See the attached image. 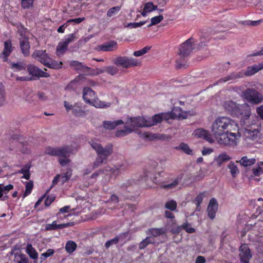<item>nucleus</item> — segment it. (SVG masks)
<instances>
[{
	"label": "nucleus",
	"instance_id": "30",
	"mask_svg": "<svg viewBox=\"0 0 263 263\" xmlns=\"http://www.w3.org/2000/svg\"><path fill=\"white\" fill-rule=\"evenodd\" d=\"M146 233L151 234L153 237H158L165 234L166 231L163 228H152L149 229Z\"/></svg>",
	"mask_w": 263,
	"mask_h": 263
},
{
	"label": "nucleus",
	"instance_id": "51",
	"mask_svg": "<svg viewBox=\"0 0 263 263\" xmlns=\"http://www.w3.org/2000/svg\"><path fill=\"white\" fill-rule=\"evenodd\" d=\"M163 20V16L161 15L153 17L151 20V23L148 26L151 27L161 22Z\"/></svg>",
	"mask_w": 263,
	"mask_h": 263
},
{
	"label": "nucleus",
	"instance_id": "22",
	"mask_svg": "<svg viewBox=\"0 0 263 263\" xmlns=\"http://www.w3.org/2000/svg\"><path fill=\"white\" fill-rule=\"evenodd\" d=\"M263 68V63L258 64H255L252 66H249L247 68V70L243 73V75L247 76H252L255 73L257 72L259 70Z\"/></svg>",
	"mask_w": 263,
	"mask_h": 263
},
{
	"label": "nucleus",
	"instance_id": "61",
	"mask_svg": "<svg viewBox=\"0 0 263 263\" xmlns=\"http://www.w3.org/2000/svg\"><path fill=\"white\" fill-rule=\"evenodd\" d=\"M145 22H140L139 23H130L127 24V27L130 28H136L141 27L145 24Z\"/></svg>",
	"mask_w": 263,
	"mask_h": 263
},
{
	"label": "nucleus",
	"instance_id": "24",
	"mask_svg": "<svg viewBox=\"0 0 263 263\" xmlns=\"http://www.w3.org/2000/svg\"><path fill=\"white\" fill-rule=\"evenodd\" d=\"M256 160L254 158H249L248 156L242 157L240 160L237 161V162H239L241 165L244 167L251 166L255 163Z\"/></svg>",
	"mask_w": 263,
	"mask_h": 263
},
{
	"label": "nucleus",
	"instance_id": "41",
	"mask_svg": "<svg viewBox=\"0 0 263 263\" xmlns=\"http://www.w3.org/2000/svg\"><path fill=\"white\" fill-rule=\"evenodd\" d=\"M206 194H207L206 192H203L200 193L196 197V201L197 210L198 211L200 210L199 207H200V204L202 203L203 198L206 196Z\"/></svg>",
	"mask_w": 263,
	"mask_h": 263
},
{
	"label": "nucleus",
	"instance_id": "45",
	"mask_svg": "<svg viewBox=\"0 0 263 263\" xmlns=\"http://www.w3.org/2000/svg\"><path fill=\"white\" fill-rule=\"evenodd\" d=\"M33 187V182L32 181H29L26 184V189L25 191L23 194V198L26 197L27 196H28L31 192L32 189Z\"/></svg>",
	"mask_w": 263,
	"mask_h": 263
},
{
	"label": "nucleus",
	"instance_id": "60",
	"mask_svg": "<svg viewBox=\"0 0 263 263\" xmlns=\"http://www.w3.org/2000/svg\"><path fill=\"white\" fill-rule=\"evenodd\" d=\"M33 4V0H22V6L24 8H29Z\"/></svg>",
	"mask_w": 263,
	"mask_h": 263
},
{
	"label": "nucleus",
	"instance_id": "32",
	"mask_svg": "<svg viewBox=\"0 0 263 263\" xmlns=\"http://www.w3.org/2000/svg\"><path fill=\"white\" fill-rule=\"evenodd\" d=\"M30 165L29 164L25 165L21 170L17 172V173L23 174V178L27 180L30 178L29 170Z\"/></svg>",
	"mask_w": 263,
	"mask_h": 263
},
{
	"label": "nucleus",
	"instance_id": "4",
	"mask_svg": "<svg viewBox=\"0 0 263 263\" xmlns=\"http://www.w3.org/2000/svg\"><path fill=\"white\" fill-rule=\"evenodd\" d=\"M77 151L76 147L69 145L55 147L48 146L45 148V153L52 156H57L59 158H68L71 154L75 153Z\"/></svg>",
	"mask_w": 263,
	"mask_h": 263
},
{
	"label": "nucleus",
	"instance_id": "3",
	"mask_svg": "<svg viewBox=\"0 0 263 263\" xmlns=\"http://www.w3.org/2000/svg\"><path fill=\"white\" fill-rule=\"evenodd\" d=\"M237 133L233 132H223L219 135H213L218 143L221 145L234 147L237 144V137L241 136L239 131Z\"/></svg>",
	"mask_w": 263,
	"mask_h": 263
},
{
	"label": "nucleus",
	"instance_id": "17",
	"mask_svg": "<svg viewBox=\"0 0 263 263\" xmlns=\"http://www.w3.org/2000/svg\"><path fill=\"white\" fill-rule=\"evenodd\" d=\"M218 210V203L216 200L213 198L209 202L207 208L208 215L210 219H213L215 217V215Z\"/></svg>",
	"mask_w": 263,
	"mask_h": 263
},
{
	"label": "nucleus",
	"instance_id": "25",
	"mask_svg": "<svg viewBox=\"0 0 263 263\" xmlns=\"http://www.w3.org/2000/svg\"><path fill=\"white\" fill-rule=\"evenodd\" d=\"M123 123L124 122L122 120L117 121H105L103 122V126L104 127L107 129L112 130L118 125L123 124Z\"/></svg>",
	"mask_w": 263,
	"mask_h": 263
},
{
	"label": "nucleus",
	"instance_id": "18",
	"mask_svg": "<svg viewBox=\"0 0 263 263\" xmlns=\"http://www.w3.org/2000/svg\"><path fill=\"white\" fill-rule=\"evenodd\" d=\"M83 98L86 103L91 104L95 100V92L90 88L85 87L83 91Z\"/></svg>",
	"mask_w": 263,
	"mask_h": 263
},
{
	"label": "nucleus",
	"instance_id": "55",
	"mask_svg": "<svg viewBox=\"0 0 263 263\" xmlns=\"http://www.w3.org/2000/svg\"><path fill=\"white\" fill-rule=\"evenodd\" d=\"M59 224L57 223L56 221H54L51 224H47L45 226V230L46 231L53 230L59 229Z\"/></svg>",
	"mask_w": 263,
	"mask_h": 263
},
{
	"label": "nucleus",
	"instance_id": "47",
	"mask_svg": "<svg viewBox=\"0 0 263 263\" xmlns=\"http://www.w3.org/2000/svg\"><path fill=\"white\" fill-rule=\"evenodd\" d=\"M150 46H146L142 48V49H140L138 51H135L133 53V55L135 57H139L144 55V54L147 53L148 51L151 49Z\"/></svg>",
	"mask_w": 263,
	"mask_h": 263
},
{
	"label": "nucleus",
	"instance_id": "43",
	"mask_svg": "<svg viewBox=\"0 0 263 263\" xmlns=\"http://www.w3.org/2000/svg\"><path fill=\"white\" fill-rule=\"evenodd\" d=\"M179 181V179L178 178H177L175 179L172 183L166 185H163L161 186V187L167 190H170L175 188L178 184Z\"/></svg>",
	"mask_w": 263,
	"mask_h": 263
},
{
	"label": "nucleus",
	"instance_id": "26",
	"mask_svg": "<svg viewBox=\"0 0 263 263\" xmlns=\"http://www.w3.org/2000/svg\"><path fill=\"white\" fill-rule=\"evenodd\" d=\"M20 47L22 53L25 56H27L29 54L30 45L28 43V39L25 38V39H20Z\"/></svg>",
	"mask_w": 263,
	"mask_h": 263
},
{
	"label": "nucleus",
	"instance_id": "8",
	"mask_svg": "<svg viewBox=\"0 0 263 263\" xmlns=\"http://www.w3.org/2000/svg\"><path fill=\"white\" fill-rule=\"evenodd\" d=\"M113 63L117 66L127 69L140 66L141 61L133 57L119 56L112 61Z\"/></svg>",
	"mask_w": 263,
	"mask_h": 263
},
{
	"label": "nucleus",
	"instance_id": "11",
	"mask_svg": "<svg viewBox=\"0 0 263 263\" xmlns=\"http://www.w3.org/2000/svg\"><path fill=\"white\" fill-rule=\"evenodd\" d=\"M32 57L35 60L41 62L44 66L47 64L48 61L50 60V58L48 54L46 53V50H35L32 53Z\"/></svg>",
	"mask_w": 263,
	"mask_h": 263
},
{
	"label": "nucleus",
	"instance_id": "52",
	"mask_svg": "<svg viewBox=\"0 0 263 263\" xmlns=\"http://www.w3.org/2000/svg\"><path fill=\"white\" fill-rule=\"evenodd\" d=\"M72 174L71 170L68 169L63 175L61 176L62 184L67 182L71 177Z\"/></svg>",
	"mask_w": 263,
	"mask_h": 263
},
{
	"label": "nucleus",
	"instance_id": "50",
	"mask_svg": "<svg viewBox=\"0 0 263 263\" xmlns=\"http://www.w3.org/2000/svg\"><path fill=\"white\" fill-rule=\"evenodd\" d=\"M165 207L171 211H175L177 208V203L173 200L168 201L165 203Z\"/></svg>",
	"mask_w": 263,
	"mask_h": 263
},
{
	"label": "nucleus",
	"instance_id": "14",
	"mask_svg": "<svg viewBox=\"0 0 263 263\" xmlns=\"http://www.w3.org/2000/svg\"><path fill=\"white\" fill-rule=\"evenodd\" d=\"M239 250L241 262L242 263H249V260L252 257V254L248 246L243 244L240 246Z\"/></svg>",
	"mask_w": 263,
	"mask_h": 263
},
{
	"label": "nucleus",
	"instance_id": "54",
	"mask_svg": "<svg viewBox=\"0 0 263 263\" xmlns=\"http://www.w3.org/2000/svg\"><path fill=\"white\" fill-rule=\"evenodd\" d=\"M137 183L136 180L133 179H130L126 181H125L124 182H123L121 184V187L123 189L127 188V187L133 185L134 184H136Z\"/></svg>",
	"mask_w": 263,
	"mask_h": 263
},
{
	"label": "nucleus",
	"instance_id": "42",
	"mask_svg": "<svg viewBox=\"0 0 263 263\" xmlns=\"http://www.w3.org/2000/svg\"><path fill=\"white\" fill-rule=\"evenodd\" d=\"M105 72V67L103 68H96L95 69L90 68V70H88V75L96 76L100 74H102Z\"/></svg>",
	"mask_w": 263,
	"mask_h": 263
},
{
	"label": "nucleus",
	"instance_id": "38",
	"mask_svg": "<svg viewBox=\"0 0 263 263\" xmlns=\"http://www.w3.org/2000/svg\"><path fill=\"white\" fill-rule=\"evenodd\" d=\"M92 104L94 106L97 108H108L110 106V103L102 101L99 100H94Z\"/></svg>",
	"mask_w": 263,
	"mask_h": 263
},
{
	"label": "nucleus",
	"instance_id": "40",
	"mask_svg": "<svg viewBox=\"0 0 263 263\" xmlns=\"http://www.w3.org/2000/svg\"><path fill=\"white\" fill-rule=\"evenodd\" d=\"M105 72L111 76H115L119 72V69L115 66L105 67Z\"/></svg>",
	"mask_w": 263,
	"mask_h": 263
},
{
	"label": "nucleus",
	"instance_id": "5",
	"mask_svg": "<svg viewBox=\"0 0 263 263\" xmlns=\"http://www.w3.org/2000/svg\"><path fill=\"white\" fill-rule=\"evenodd\" d=\"M192 40V39L190 38L180 46L178 53L180 59H178L176 61V67L177 68H181L182 66L185 67L184 65L181 63V60L185 59L192 51L194 48Z\"/></svg>",
	"mask_w": 263,
	"mask_h": 263
},
{
	"label": "nucleus",
	"instance_id": "39",
	"mask_svg": "<svg viewBox=\"0 0 263 263\" xmlns=\"http://www.w3.org/2000/svg\"><path fill=\"white\" fill-rule=\"evenodd\" d=\"M27 252L31 258L36 259L38 257L37 253L30 244H28L27 246Z\"/></svg>",
	"mask_w": 263,
	"mask_h": 263
},
{
	"label": "nucleus",
	"instance_id": "37",
	"mask_svg": "<svg viewBox=\"0 0 263 263\" xmlns=\"http://www.w3.org/2000/svg\"><path fill=\"white\" fill-rule=\"evenodd\" d=\"M77 246V244L73 241H68L65 246L66 251L69 253H71L76 250Z\"/></svg>",
	"mask_w": 263,
	"mask_h": 263
},
{
	"label": "nucleus",
	"instance_id": "36",
	"mask_svg": "<svg viewBox=\"0 0 263 263\" xmlns=\"http://www.w3.org/2000/svg\"><path fill=\"white\" fill-rule=\"evenodd\" d=\"M228 167L232 177H235L236 175L239 173L238 167L234 162H230L228 165Z\"/></svg>",
	"mask_w": 263,
	"mask_h": 263
},
{
	"label": "nucleus",
	"instance_id": "53",
	"mask_svg": "<svg viewBox=\"0 0 263 263\" xmlns=\"http://www.w3.org/2000/svg\"><path fill=\"white\" fill-rule=\"evenodd\" d=\"M120 236H116L115 238H114L113 239H111L107 241L105 244V247L107 249H108L112 245L117 244L118 242V241L120 239Z\"/></svg>",
	"mask_w": 263,
	"mask_h": 263
},
{
	"label": "nucleus",
	"instance_id": "10",
	"mask_svg": "<svg viewBox=\"0 0 263 263\" xmlns=\"http://www.w3.org/2000/svg\"><path fill=\"white\" fill-rule=\"evenodd\" d=\"M78 37L77 33H73L68 35V37L65 41L60 42L57 47V55L60 57L67 50L68 44L74 42Z\"/></svg>",
	"mask_w": 263,
	"mask_h": 263
},
{
	"label": "nucleus",
	"instance_id": "49",
	"mask_svg": "<svg viewBox=\"0 0 263 263\" xmlns=\"http://www.w3.org/2000/svg\"><path fill=\"white\" fill-rule=\"evenodd\" d=\"M120 9L121 7L120 6L112 7L108 10L107 12V15L109 17H111L117 14L119 12Z\"/></svg>",
	"mask_w": 263,
	"mask_h": 263
},
{
	"label": "nucleus",
	"instance_id": "64",
	"mask_svg": "<svg viewBox=\"0 0 263 263\" xmlns=\"http://www.w3.org/2000/svg\"><path fill=\"white\" fill-rule=\"evenodd\" d=\"M256 112L261 118L263 119V105L256 108Z\"/></svg>",
	"mask_w": 263,
	"mask_h": 263
},
{
	"label": "nucleus",
	"instance_id": "46",
	"mask_svg": "<svg viewBox=\"0 0 263 263\" xmlns=\"http://www.w3.org/2000/svg\"><path fill=\"white\" fill-rule=\"evenodd\" d=\"M11 67L15 71H21L25 69V65L23 62H17L16 63H12Z\"/></svg>",
	"mask_w": 263,
	"mask_h": 263
},
{
	"label": "nucleus",
	"instance_id": "35",
	"mask_svg": "<svg viewBox=\"0 0 263 263\" xmlns=\"http://www.w3.org/2000/svg\"><path fill=\"white\" fill-rule=\"evenodd\" d=\"M176 149H181L187 155H193V151L190 148L187 144L181 143L179 146L176 147Z\"/></svg>",
	"mask_w": 263,
	"mask_h": 263
},
{
	"label": "nucleus",
	"instance_id": "56",
	"mask_svg": "<svg viewBox=\"0 0 263 263\" xmlns=\"http://www.w3.org/2000/svg\"><path fill=\"white\" fill-rule=\"evenodd\" d=\"M17 32L21 36V38L20 39L24 40L25 38H28L26 37L27 29L22 26H20L18 27Z\"/></svg>",
	"mask_w": 263,
	"mask_h": 263
},
{
	"label": "nucleus",
	"instance_id": "57",
	"mask_svg": "<svg viewBox=\"0 0 263 263\" xmlns=\"http://www.w3.org/2000/svg\"><path fill=\"white\" fill-rule=\"evenodd\" d=\"M201 136L204 137V138L210 143H213L214 140L213 138L211 137V136L208 134V132L206 130H202L199 133Z\"/></svg>",
	"mask_w": 263,
	"mask_h": 263
},
{
	"label": "nucleus",
	"instance_id": "62",
	"mask_svg": "<svg viewBox=\"0 0 263 263\" xmlns=\"http://www.w3.org/2000/svg\"><path fill=\"white\" fill-rule=\"evenodd\" d=\"M1 188L2 189L3 193L7 194V193L9 192V191L13 189V185L12 184H9L6 186H5L3 184H2Z\"/></svg>",
	"mask_w": 263,
	"mask_h": 263
},
{
	"label": "nucleus",
	"instance_id": "20",
	"mask_svg": "<svg viewBox=\"0 0 263 263\" xmlns=\"http://www.w3.org/2000/svg\"><path fill=\"white\" fill-rule=\"evenodd\" d=\"M163 119H166L164 114L155 115L152 118H148L146 120L147 126V127L154 126L160 123Z\"/></svg>",
	"mask_w": 263,
	"mask_h": 263
},
{
	"label": "nucleus",
	"instance_id": "23",
	"mask_svg": "<svg viewBox=\"0 0 263 263\" xmlns=\"http://www.w3.org/2000/svg\"><path fill=\"white\" fill-rule=\"evenodd\" d=\"M243 73L242 72H233L230 73L229 76L225 77L218 80L219 83L226 82L228 81L234 80L242 78Z\"/></svg>",
	"mask_w": 263,
	"mask_h": 263
},
{
	"label": "nucleus",
	"instance_id": "27",
	"mask_svg": "<svg viewBox=\"0 0 263 263\" xmlns=\"http://www.w3.org/2000/svg\"><path fill=\"white\" fill-rule=\"evenodd\" d=\"M231 159V158L228 154L223 153L216 157L214 161L217 163L218 166H220L223 162H227Z\"/></svg>",
	"mask_w": 263,
	"mask_h": 263
},
{
	"label": "nucleus",
	"instance_id": "28",
	"mask_svg": "<svg viewBox=\"0 0 263 263\" xmlns=\"http://www.w3.org/2000/svg\"><path fill=\"white\" fill-rule=\"evenodd\" d=\"M133 132L132 127L128 126V123H125L124 129L118 130L116 132L115 135L116 137H123Z\"/></svg>",
	"mask_w": 263,
	"mask_h": 263
},
{
	"label": "nucleus",
	"instance_id": "2",
	"mask_svg": "<svg viewBox=\"0 0 263 263\" xmlns=\"http://www.w3.org/2000/svg\"><path fill=\"white\" fill-rule=\"evenodd\" d=\"M91 147L96 151L97 154V157L93 163V168H97L105 163L107 158L110 156L112 152L113 148L111 145H108L105 147L97 142L93 141L89 142Z\"/></svg>",
	"mask_w": 263,
	"mask_h": 263
},
{
	"label": "nucleus",
	"instance_id": "44",
	"mask_svg": "<svg viewBox=\"0 0 263 263\" xmlns=\"http://www.w3.org/2000/svg\"><path fill=\"white\" fill-rule=\"evenodd\" d=\"M15 260L18 263H28V259L26 255L23 254H15Z\"/></svg>",
	"mask_w": 263,
	"mask_h": 263
},
{
	"label": "nucleus",
	"instance_id": "29",
	"mask_svg": "<svg viewBox=\"0 0 263 263\" xmlns=\"http://www.w3.org/2000/svg\"><path fill=\"white\" fill-rule=\"evenodd\" d=\"M157 9V6H155L152 2H147L144 5L141 14L142 16H145L147 13H149Z\"/></svg>",
	"mask_w": 263,
	"mask_h": 263
},
{
	"label": "nucleus",
	"instance_id": "59",
	"mask_svg": "<svg viewBox=\"0 0 263 263\" xmlns=\"http://www.w3.org/2000/svg\"><path fill=\"white\" fill-rule=\"evenodd\" d=\"M182 229L189 233H193L195 232V229L191 227L189 223H185L182 225Z\"/></svg>",
	"mask_w": 263,
	"mask_h": 263
},
{
	"label": "nucleus",
	"instance_id": "19",
	"mask_svg": "<svg viewBox=\"0 0 263 263\" xmlns=\"http://www.w3.org/2000/svg\"><path fill=\"white\" fill-rule=\"evenodd\" d=\"M4 45L3 51L0 54V58L2 59L3 61H7L8 60V57L9 56L12 51V44L9 41H6Z\"/></svg>",
	"mask_w": 263,
	"mask_h": 263
},
{
	"label": "nucleus",
	"instance_id": "6",
	"mask_svg": "<svg viewBox=\"0 0 263 263\" xmlns=\"http://www.w3.org/2000/svg\"><path fill=\"white\" fill-rule=\"evenodd\" d=\"M242 97L252 105H257L263 102V95L254 88H247L244 90Z\"/></svg>",
	"mask_w": 263,
	"mask_h": 263
},
{
	"label": "nucleus",
	"instance_id": "48",
	"mask_svg": "<svg viewBox=\"0 0 263 263\" xmlns=\"http://www.w3.org/2000/svg\"><path fill=\"white\" fill-rule=\"evenodd\" d=\"M5 102V88L3 84L0 82V105H2Z\"/></svg>",
	"mask_w": 263,
	"mask_h": 263
},
{
	"label": "nucleus",
	"instance_id": "16",
	"mask_svg": "<svg viewBox=\"0 0 263 263\" xmlns=\"http://www.w3.org/2000/svg\"><path fill=\"white\" fill-rule=\"evenodd\" d=\"M118 45L116 42L111 41L98 46L97 50L102 51H113L116 50Z\"/></svg>",
	"mask_w": 263,
	"mask_h": 263
},
{
	"label": "nucleus",
	"instance_id": "33",
	"mask_svg": "<svg viewBox=\"0 0 263 263\" xmlns=\"http://www.w3.org/2000/svg\"><path fill=\"white\" fill-rule=\"evenodd\" d=\"M122 165H117L114 167H110L109 166L106 167L105 171L106 172H110L114 176H117L120 173V170H124V168H122Z\"/></svg>",
	"mask_w": 263,
	"mask_h": 263
},
{
	"label": "nucleus",
	"instance_id": "12",
	"mask_svg": "<svg viewBox=\"0 0 263 263\" xmlns=\"http://www.w3.org/2000/svg\"><path fill=\"white\" fill-rule=\"evenodd\" d=\"M125 123H128V126L132 127L133 130L136 127H147L146 120L143 117L131 118Z\"/></svg>",
	"mask_w": 263,
	"mask_h": 263
},
{
	"label": "nucleus",
	"instance_id": "1",
	"mask_svg": "<svg viewBox=\"0 0 263 263\" xmlns=\"http://www.w3.org/2000/svg\"><path fill=\"white\" fill-rule=\"evenodd\" d=\"M239 131L237 123L230 118L226 117L217 118L213 122L212 132L213 135H219L223 132Z\"/></svg>",
	"mask_w": 263,
	"mask_h": 263
},
{
	"label": "nucleus",
	"instance_id": "63",
	"mask_svg": "<svg viewBox=\"0 0 263 263\" xmlns=\"http://www.w3.org/2000/svg\"><path fill=\"white\" fill-rule=\"evenodd\" d=\"M70 161V160L69 159H68L67 158H60L59 159V162L62 166H64L66 165Z\"/></svg>",
	"mask_w": 263,
	"mask_h": 263
},
{
	"label": "nucleus",
	"instance_id": "13",
	"mask_svg": "<svg viewBox=\"0 0 263 263\" xmlns=\"http://www.w3.org/2000/svg\"><path fill=\"white\" fill-rule=\"evenodd\" d=\"M243 136L246 141L250 142L251 141L257 140L259 136V132L257 129L252 127L245 129Z\"/></svg>",
	"mask_w": 263,
	"mask_h": 263
},
{
	"label": "nucleus",
	"instance_id": "9",
	"mask_svg": "<svg viewBox=\"0 0 263 263\" xmlns=\"http://www.w3.org/2000/svg\"><path fill=\"white\" fill-rule=\"evenodd\" d=\"M78 37L77 33H73L68 35V37L65 41L60 42L57 47V55L60 57L67 50L68 44L74 42Z\"/></svg>",
	"mask_w": 263,
	"mask_h": 263
},
{
	"label": "nucleus",
	"instance_id": "58",
	"mask_svg": "<svg viewBox=\"0 0 263 263\" xmlns=\"http://www.w3.org/2000/svg\"><path fill=\"white\" fill-rule=\"evenodd\" d=\"M252 171L255 176H259L263 174V167L259 165L256 168H253Z\"/></svg>",
	"mask_w": 263,
	"mask_h": 263
},
{
	"label": "nucleus",
	"instance_id": "31",
	"mask_svg": "<svg viewBox=\"0 0 263 263\" xmlns=\"http://www.w3.org/2000/svg\"><path fill=\"white\" fill-rule=\"evenodd\" d=\"M62 62H58V61L52 60L50 58V60L48 61L47 64L45 65V66L54 69H58L62 68Z\"/></svg>",
	"mask_w": 263,
	"mask_h": 263
},
{
	"label": "nucleus",
	"instance_id": "34",
	"mask_svg": "<svg viewBox=\"0 0 263 263\" xmlns=\"http://www.w3.org/2000/svg\"><path fill=\"white\" fill-rule=\"evenodd\" d=\"M155 240L154 239H152L149 237H146L144 239H143L139 245V248L140 250L144 249L146 246H147L149 244H154Z\"/></svg>",
	"mask_w": 263,
	"mask_h": 263
},
{
	"label": "nucleus",
	"instance_id": "15",
	"mask_svg": "<svg viewBox=\"0 0 263 263\" xmlns=\"http://www.w3.org/2000/svg\"><path fill=\"white\" fill-rule=\"evenodd\" d=\"M29 73L37 78H48L50 75L38 68L37 66L33 64H30L27 67Z\"/></svg>",
	"mask_w": 263,
	"mask_h": 263
},
{
	"label": "nucleus",
	"instance_id": "7",
	"mask_svg": "<svg viewBox=\"0 0 263 263\" xmlns=\"http://www.w3.org/2000/svg\"><path fill=\"white\" fill-rule=\"evenodd\" d=\"M223 107L232 115L239 116L244 114L243 109L248 107V106L246 104L240 105L232 101H228L224 103ZM245 114L247 117L250 116L249 111L245 112Z\"/></svg>",
	"mask_w": 263,
	"mask_h": 263
},
{
	"label": "nucleus",
	"instance_id": "21",
	"mask_svg": "<svg viewBox=\"0 0 263 263\" xmlns=\"http://www.w3.org/2000/svg\"><path fill=\"white\" fill-rule=\"evenodd\" d=\"M70 66L76 70L85 72L86 74L88 73V70H90V68L83 65L82 63L77 61L70 62Z\"/></svg>",
	"mask_w": 263,
	"mask_h": 263
}]
</instances>
